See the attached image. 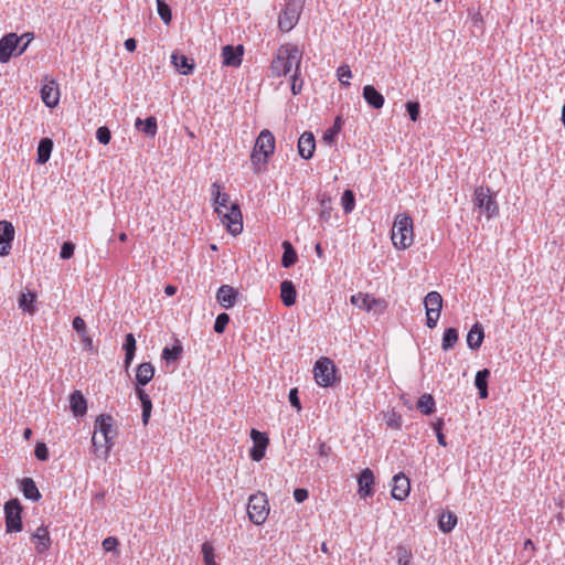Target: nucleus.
<instances>
[{
	"mask_svg": "<svg viewBox=\"0 0 565 565\" xmlns=\"http://www.w3.org/2000/svg\"><path fill=\"white\" fill-rule=\"evenodd\" d=\"M211 194L214 199V210L222 223L231 234H239L243 230V217L238 204L230 202V195L221 192V185L217 182L212 184Z\"/></svg>",
	"mask_w": 565,
	"mask_h": 565,
	"instance_id": "obj_1",
	"label": "nucleus"
},
{
	"mask_svg": "<svg viewBox=\"0 0 565 565\" xmlns=\"http://www.w3.org/2000/svg\"><path fill=\"white\" fill-rule=\"evenodd\" d=\"M302 61V52L295 44L281 45L271 61L270 70L274 76L287 75L292 66L299 71Z\"/></svg>",
	"mask_w": 565,
	"mask_h": 565,
	"instance_id": "obj_2",
	"label": "nucleus"
},
{
	"mask_svg": "<svg viewBox=\"0 0 565 565\" xmlns=\"http://www.w3.org/2000/svg\"><path fill=\"white\" fill-rule=\"evenodd\" d=\"M275 151V137L268 130L264 129L260 131L259 136L256 139L250 161L254 167L255 173H259L268 162V158Z\"/></svg>",
	"mask_w": 565,
	"mask_h": 565,
	"instance_id": "obj_3",
	"label": "nucleus"
},
{
	"mask_svg": "<svg viewBox=\"0 0 565 565\" xmlns=\"http://www.w3.org/2000/svg\"><path fill=\"white\" fill-rule=\"evenodd\" d=\"M33 40V33L26 32L19 36L8 33L0 40V63H8L13 55H21Z\"/></svg>",
	"mask_w": 565,
	"mask_h": 565,
	"instance_id": "obj_4",
	"label": "nucleus"
},
{
	"mask_svg": "<svg viewBox=\"0 0 565 565\" xmlns=\"http://www.w3.org/2000/svg\"><path fill=\"white\" fill-rule=\"evenodd\" d=\"M392 242L398 249H406L413 244V220L408 214L399 213L396 215L392 228Z\"/></svg>",
	"mask_w": 565,
	"mask_h": 565,
	"instance_id": "obj_5",
	"label": "nucleus"
},
{
	"mask_svg": "<svg viewBox=\"0 0 565 565\" xmlns=\"http://www.w3.org/2000/svg\"><path fill=\"white\" fill-rule=\"evenodd\" d=\"M473 206L484 214L487 218H492L499 213V205L489 188L478 186L473 193Z\"/></svg>",
	"mask_w": 565,
	"mask_h": 565,
	"instance_id": "obj_6",
	"label": "nucleus"
},
{
	"mask_svg": "<svg viewBox=\"0 0 565 565\" xmlns=\"http://www.w3.org/2000/svg\"><path fill=\"white\" fill-rule=\"evenodd\" d=\"M247 513L249 520L256 525H260L266 521L269 513V505L265 493L258 492L249 497Z\"/></svg>",
	"mask_w": 565,
	"mask_h": 565,
	"instance_id": "obj_7",
	"label": "nucleus"
},
{
	"mask_svg": "<svg viewBox=\"0 0 565 565\" xmlns=\"http://www.w3.org/2000/svg\"><path fill=\"white\" fill-rule=\"evenodd\" d=\"M99 431L105 441V449L103 450L104 457H107L114 446V439L118 434L117 428L114 426V418L111 415L102 414L96 418L95 433Z\"/></svg>",
	"mask_w": 565,
	"mask_h": 565,
	"instance_id": "obj_8",
	"label": "nucleus"
},
{
	"mask_svg": "<svg viewBox=\"0 0 565 565\" xmlns=\"http://www.w3.org/2000/svg\"><path fill=\"white\" fill-rule=\"evenodd\" d=\"M426 326L433 329L437 326L443 309V297L438 291H429L425 299Z\"/></svg>",
	"mask_w": 565,
	"mask_h": 565,
	"instance_id": "obj_9",
	"label": "nucleus"
},
{
	"mask_svg": "<svg viewBox=\"0 0 565 565\" xmlns=\"http://www.w3.org/2000/svg\"><path fill=\"white\" fill-rule=\"evenodd\" d=\"M22 507L18 499H10L4 504L6 531L7 533L22 531L21 520Z\"/></svg>",
	"mask_w": 565,
	"mask_h": 565,
	"instance_id": "obj_10",
	"label": "nucleus"
},
{
	"mask_svg": "<svg viewBox=\"0 0 565 565\" xmlns=\"http://www.w3.org/2000/svg\"><path fill=\"white\" fill-rule=\"evenodd\" d=\"M315 379L318 385L328 387L335 382V369L332 361L328 358L319 359L315 364Z\"/></svg>",
	"mask_w": 565,
	"mask_h": 565,
	"instance_id": "obj_11",
	"label": "nucleus"
},
{
	"mask_svg": "<svg viewBox=\"0 0 565 565\" xmlns=\"http://www.w3.org/2000/svg\"><path fill=\"white\" fill-rule=\"evenodd\" d=\"M302 8L299 2L289 1L284 12L279 15L278 26L284 32H289L298 22Z\"/></svg>",
	"mask_w": 565,
	"mask_h": 565,
	"instance_id": "obj_12",
	"label": "nucleus"
},
{
	"mask_svg": "<svg viewBox=\"0 0 565 565\" xmlns=\"http://www.w3.org/2000/svg\"><path fill=\"white\" fill-rule=\"evenodd\" d=\"M351 303L365 311L377 310L384 311L386 308V301L383 299H376L371 297L369 294L358 292L351 296Z\"/></svg>",
	"mask_w": 565,
	"mask_h": 565,
	"instance_id": "obj_13",
	"label": "nucleus"
},
{
	"mask_svg": "<svg viewBox=\"0 0 565 565\" xmlns=\"http://www.w3.org/2000/svg\"><path fill=\"white\" fill-rule=\"evenodd\" d=\"M250 438L254 443V446L249 451L250 458L254 461H260L265 457V451L269 439L265 433H262L255 428L250 430Z\"/></svg>",
	"mask_w": 565,
	"mask_h": 565,
	"instance_id": "obj_14",
	"label": "nucleus"
},
{
	"mask_svg": "<svg viewBox=\"0 0 565 565\" xmlns=\"http://www.w3.org/2000/svg\"><path fill=\"white\" fill-rule=\"evenodd\" d=\"M14 238V227L9 221H0V256H7Z\"/></svg>",
	"mask_w": 565,
	"mask_h": 565,
	"instance_id": "obj_15",
	"label": "nucleus"
},
{
	"mask_svg": "<svg viewBox=\"0 0 565 565\" xmlns=\"http://www.w3.org/2000/svg\"><path fill=\"white\" fill-rule=\"evenodd\" d=\"M411 491L409 479L402 472L395 475L393 477V488H392V497L395 500L403 501L405 500Z\"/></svg>",
	"mask_w": 565,
	"mask_h": 565,
	"instance_id": "obj_16",
	"label": "nucleus"
},
{
	"mask_svg": "<svg viewBox=\"0 0 565 565\" xmlns=\"http://www.w3.org/2000/svg\"><path fill=\"white\" fill-rule=\"evenodd\" d=\"M244 54L243 45H225L222 49L223 65L238 67L242 64V56Z\"/></svg>",
	"mask_w": 565,
	"mask_h": 565,
	"instance_id": "obj_17",
	"label": "nucleus"
},
{
	"mask_svg": "<svg viewBox=\"0 0 565 565\" xmlns=\"http://www.w3.org/2000/svg\"><path fill=\"white\" fill-rule=\"evenodd\" d=\"M41 97L45 106L53 108L58 104L60 92L55 81L44 84L41 88Z\"/></svg>",
	"mask_w": 565,
	"mask_h": 565,
	"instance_id": "obj_18",
	"label": "nucleus"
},
{
	"mask_svg": "<svg viewBox=\"0 0 565 565\" xmlns=\"http://www.w3.org/2000/svg\"><path fill=\"white\" fill-rule=\"evenodd\" d=\"M237 291L230 285H222L216 292V300L224 309L234 307Z\"/></svg>",
	"mask_w": 565,
	"mask_h": 565,
	"instance_id": "obj_19",
	"label": "nucleus"
},
{
	"mask_svg": "<svg viewBox=\"0 0 565 565\" xmlns=\"http://www.w3.org/2000/svg\"><path fill=\"white\" fill-rule=\"evenodd\" d=\"M359 494L361 498H367L373 494L374 475L371 469L365 468L358 478Z\"/></svg>",
	"mask_w": 565,
	"mask_h": 565,
	"instance_id": "obj_20",
	"label": "nucleus"
},
{
	"mask_svg": "<svg viewBox=\"0 0 565 565\" xmlns=\"http://www.w3.org/2000/svg\"><path fill=\"white\" fill-rule=\"evenodd\" d=\"M316 149L315 137L311 132H303L298 140V153L299 156L308 160L313 156Z\"/></svg>",
	"mask_w": 565,
	"mask_h": 565,
	"instance_id": "obj_21",
	"label": "nucleus"
},
{
	"mask_svg": "<svg viewBox=\"0 0 565 565\" xmlns=\"http://www.w3.org/2000/svg\"><path fill=\"white\" fill-rule=\"evenodd\" d=\"M171 63L175 70L182 75H190L193 73L195 64L193 60L188 58L184 54L175 51L171 54Z\"/></svg>",
	"mask_w": 565,
	"mask_h": 565,
	"instance_id": "obj_22",
	"label": "nucleus"
},
{
	"mask_svg": "<svg viewBox=\"0 0 565 565\" xmlns=\"http://www.w3.org/2000/svg\"><path fill=\"white\" fill-rule=\"evenodd\" d=\"M32 540H34L35 550L40 554L47 551L52 543L50 534H49V530L44 525H41L40 527L36 529V531L34 533H32Z\"/></svg>",
	"mask_w": 565,
	"mask_h": 565,
	"instance_id": "obj_23",
	"label": "nucleus"
},
{
	"mask_svg": "<svg viewBox=\"0 0 565 565\" xmlns=\"http://www.w3.org/2000/svg\"><path fill=\"white\" fill-rule=\"evenodd\" d=\"M154 376V366L150 362L140 363L136 369L137 387L147 385Z\"/></svg>",
	"mask_w": 565,
	"mask_h": 565,
	"instance_id": "obj_24",
	"label": "nucleus"
},
{
	"mask_svg": "<svg viewBox=\"0 0 565 565\" xmlns=\"http://www.w3.org/2000/svg\"><path fill=\"white\" fill-rule=\"evenodd\" d=\"M70 407L75 417L84 416L87 412V403L81 391H74L70 396Z\"/></svg>",
	"mask_w": 565,
	"mask_h": 565,
	"instance_id": "obj_25",
	"label": "nucleus"
},
{
	"mask_svg": "<svg viewBox=\"0 0 565 565\" xmlns=\"http://www.w3.org/2000/svg\"><path fill=\"white\" fill-rule=\"evenodd\" d=\"M484 339L483 327L480 322H476L467 334V344L471 350H478Z\"/></svg>",
	"mask_w": 565,
	"mask_h": 565,
	"instance_id": "obj_26",
	"label": "nucleus"
},
{
	"mask_svg": "<svg viewBox=\"0 0 565 565\" xmlns=\"http://www.w3.org/2000/svg\"><path fill=\"white\" fill-rule=\"evenodd\" d=\"M363 98L374 109H380L384 105L383 95L372 85L364 86Z\"/></svg>",
	"mask_w": 565,
	"mask_h": 565,
	"instance_id": "obj_27",
	"label": "nucleus"
},
{
	"mask_svg": "<svg viewBox=\"0 0 565 565\" xmlns=\"http://www.w3.org/2000/svg\"><path fill=\"white\" fill-rule=\"evenodd\" d=\"M280 298L286 307H291L296 303L297 291L292 281L284 280L280 284Z\"/></svg>",
	"mask_w": 565,
	"mask_h": 565,
	"instance_id": "obj_28",
	"label": "nucleus"
},
{
	"mask_svg": "<svg viewBox=\"0 0 565 565\" xmlns=\"http://www.w3.org/2000/svg\"><path fill=\"white\" fill-rule=\"evenodd\" d=\"M54 143L51 138H42L38 145L36 163H46L53 150Z\"/></svg>",
	"mask_w": 565,
	"mask_h": 565,
	"instance_id": "obj_29",
	"label": "nucleus"
},
{
	"mask_svg": "<svg viewBox=\"0 0 565 565\" xmlns=\"http://www.w3.org/2000/svg\"><path fill=\"white\" fill-rule=\"evenodd\" d=\"M137 130L142 131L148 137H154L157 134V119L152 116L141 119L137 118L135 122Z\"/></svg>",
	"mask_w": 565,
	"mask_h": 565,
	"instance_id": "obj_30",
	"label": "nucleus"
},
{
	"mask_svg": "<svg viewBox=\"0 0 565 565\" xmlns=\"http://www.w3.org/2000/svg\"><path fill=\"white\" fill-rule=\"evenodd\" d=\"M136 394L141 402L142 422L145 425H147L149 422L150 415H151L152 402H151L149 395L146 393V391L142 390L141 387L136 388Z\"/></svg>",
	"mask_w": 565,
	"mask_h": 565,
	"instance_id": "obj_31",
	"label": "nucleus"
},
{
	"mask_svg": "<svg viewBox=\"0 0 565 565\" xmlns=\"http://www.w3.org/2000/svg\"><path fill=\"white\" fill-rule=\"evenodd\" d=\"M490 377V371L488 369H483L477 372L475 377V385L479 391L480 398L488 397V380Z\"/></svg>",
	"mask_w": 565,
	"mask_h": 565,
	"instance_id": "obj_32",
	"label": "nucleus"
},
{
	"mask_svg": "<svg viewBox=\"0 0 565 565\" xmlns=\"http://www.w3.org/2000/svg\"><path fill=\"white\" fill-rule=\"evenodd\" d=\"M122 348L126 352L124 364H125V369L127 370L130 366V364L135 358L136 349H137L136 348V339L132 333L126 334Z\"/></svg>",
	"mask_w": 565,
	"mask_h": 565,
	"instance_id": "obj_33",
	"label": "nucleus"
},
{
	"mask_svg": "<svg viewBox=\"0 0 565 565\" xmlns=\"http://www.w3.org/2000/svg\"><path fill=\"white\" fill-rule=\"evenodd\" d=\"M457 515L451 511H444L438 520V527L444 533H449L457 524Z\"/></svg>",
	"mask_w": 565,
	"mask_h": 565,
	"instance_id": "obj_34",
	"label": "nucleus"
},
{
	"mask_svg": "<svg viewBox=\"0 0 565 565\" xmlns=\"http://www.w3.org/2000/svg\"><path fill=\"white\" fill-rule=\"evenodd\" d=\"M23 495L32 501H39L41 493L32 478H24L21 482Z\"/></svg>",
	"mask_w": 565,
	"mask_h": 565,
	"instance_id": "obj_35",
	"label": "nucleus"
},
{
	"mask_svg": "<svg viewBox=\"0 0 565 565\" xmlns=\"http://www.w3.org/2000/svg\"><path fill=\"white\" fill-rule=\"evenodd\" d=\"M282 248H284V254L281 257V266L285 268H290L291 266H294L296 264V262L298 259L297 253H296L294 246L291 245V243L288 241L282 242Z\"/></svg>",
	"mask_w": 565,
	"mask_h": 565,
	"instance_id": "obj_36",
	"label": "nucleus"
},
{
	"mask_svg": "<svg viewBox=\"0 0 565 565\" xmlns=\"http://www.w3.org/2000/svg\"><path fill=\"white\" fill-rule=\"evenodd\" d=\"M458 338L459 334L456 328H447L443 334L441 349L444 351L451 350L456 345Z\"/></svg>",
	"mask_w": 565,
	"mask_h": 565,
	"instance_id": "obj_37",
	"label": "nucleus"
},
{
	"mask_svg": "<svg viewBox=\"0 0 565 565\" xmlns=\"http://www.w3.org/2000/svg\"><path fill=\"white\" fill-rule=\"evenodd\" d=\"M435 399L430 394H423L417 402V408L424 415L433 414L435 412Z\"/></svg>",
	"mask_w": 565,
	"mask_h": 565,
	"instance_id": "obj_38",
	"label": "nucleus"
},
{
	"mask_svg": "<svg viewBox=\"0 0 565 565\" xmlns=\"http://www.w3.org/2000/svg\"><path fill=\"white\" fill-rule=\"evenodd\" d=\"M183 352V348L182 345L177 341V343L169 348V347H166L163 350H162V354H161V358L167 362V363H170V362H175L178 361L180 358H181V354Z\"/></svg>",
	"mask_w": 565,
	"mask_h": 565,
	"instance_id": "obj_39",
	"label": "nucleus"
},
{
	"mask_svg": "<svg viewBox=\"0 0 565 565\" xmlns=\"http://www.w3.org/2000/svg\"><path fill=\"white\" fill-rule=\"evenodd\" d=\"M35 301V295L33 292H22L19 297V308L30 313L34 312L35 308L33 302Z\"/></svg>",
	"mask_w": 565,
	"mask_h": 565,
	"instance_id": "obj_40",
	"label": "nucleus"
},
{
	"mask_svg": "<svg viewBox=\"0 0 565 565\" xmlns=\"http://www.w3.org/2000/svg\"><path fill=\"white\" fill-rule=\"evenodd\" d=\"M157 11L160 15L161 20L169 24L172 20V13L170 7L167 4L164 0H157Z\"/></svg>",
	"mask_w": 565,
	"mask_h": 565,
	"instance_id": "obj_41",
	"label": "nucleus"
},
{
	"mask_svg": "<svg viewBox=\"0 0 565 565\" xmlns=\"http://www.w3.org/2000/svg\"><path fill=\"white\" fill-rule=\"evenodd\" d=\"M342 207L345 213L353 211L355 206V196L351 190H345L341 198Z\"/></svg>",
	"mask_w": 565,
	"mask_h": 565,
	"instance_id": "obj_42",
	"label": "nucleus"
},
{
	"mask_svg": "<svg viewBox=\"0 0 565 565\" xmlns=\"http://www.w3.org/2000/svg\"><path fill=\"white\" fill-rule=\"evenodd\" d=\"M202 554L205 565H217V563L214 559V547L211 543L204 542L202 544Z\"/></svg>",
	"mask_w": 565,
	"mask_h": 565,
	"instance_id": "obj_43",
	"label": "nucleus"
},
{
	"mask_svg": "<svg viewBox=\"0 0 565 565\" xmlns=\"http://www.w3.org/2000/svg\"><path fill=\"white\" fill-rule=\"evenodd\" d=\"M230 322V316L225 312L220 313L214 322V331L218 334L223 333L225 331L226 326Z\"/></svg>",
	"mask_w": 565,
	"mask_h": 565,
	"instance_id": "obj_44",
	"label": "nucleus"
},
{
	"mask_svg": "<svg viewBox=\"0 0 565 565\" xmlns=\"http://www.w3.org/2000/svg\"><path fill=\"white\" fill-rule=\"evenodd\" d=\"M303 85V79L300 77V70H295L291 76V92L294 95L300 94Z\"/></svg>",
	"mask_w": 565,
	"mask_h": 565,
	"instance_id": "obj_45",
	"label": "nucleus"
},
{
	"mask_svg": "<svg viewBox=\"0 0 565 565\" xmlns=\"http://www.w3.org/2000/svg\"><path fill=\"white\" fill-rule=\"evenodd\" d=\"M337 75L342 85H345V86L350 85V83L344 79V78L348 79V78L352 77V72H351L349 65L343 64V65L339 66L337 70Z\"/></svg>",
	"mask_w": 565,
	"mask_h": 565,
	"instance_id": "obj_46",
	"label": "nucleus"
},
{
	"mask_svg": "<svg viewBox=\"0 0 565 565\" xmlns=\"http://www.w3.org/2000/svg\"><path fill=\"white\" fill-rule=\"evenodd\" d=\"M96 138L102 145H108L111 138V132L106 126H102L96 130Z\"/></svg>",
	"mask_w": 565,
	"mask_h": 565,
	"instance_id": "obj_47",
	"label": "nucleus"
},
{
	"mask_svg": "<svg viewBox=\"0 0 565 565\" xmlns=\"http://www.w3.org/2000/svg\"><path fill=\"white\" fill-rule=\"evenodd\" d=\"M419 104L417 102H408L406 104V110L412 121H416L419 117Z\"/></svg>",
	"mask_w": 565,
	"mask_h": 565,
	"instance_id": "obj_48",
	"label": "nucleus"
},
{
	"mask_svg": "<svg viewBox=\"0 0 565 565\" xmlns=\"http://www.w3.org/2000/svg\"><path fill=\"white\" fill-rule=\"evenodd\" d=\"M75 245L72 242H65L60 252V256L62 259H68L74 255Z\"/></svg>",
	"mask_w": 565,
	"mask_h": 565,
	"instance_id": "obj_49",
	"label": "nucleus"
},
{
	"mask_svg": "<svg viewBox=\"0 0 565 565\" xmlns=\"http://www.w3.org/2000/svg\"><path fill=\"white\" fill-rule=\"evenodd\" d=\"M411 554L405 547L397 548V563L398 565H409L411 564Z\"/></svg>",
	"mask_w": 565,
	"mask_h": 565,
	"instance_id": "obj_50",
	"label": "nucleus"
},
{
	"mask_svg": "<svg viewBox=\"0 0 565 565\" xmlns=\"http://www.w3.org/2000/svg\"><path fill=\"white\" fill-rule=\"evenodd\" d=\"M34 455L41 461L47 460L49 459V449H47L46 445L43 443H39L35 446Z\"/></svg>",
	"mask_w": 565,
	"mask_h": 565,
	"instance_id": "obj_51",
	"label": "nucleus"
},
{
	"mask_svg": "<svg viewBox=\"0 0 565 565\" xmlns=\"http://www.w3.org/2000/svg\"><path fill=\"white\" fill-rule=\"evenodd\" d=\"M102 545L106 552H111L116 550L118 540L114 536H108L103 541Z\"/></svg>",
	"mask_w": 565,
	"mask_h": 565,
	"instance_id": "obj_52",
	"label": "nucleus"
},
{
	"mask_svg": "<svg viewBox=\"0 0 565 565\" xmlns=\"http://www.w3.org/2000/svg\"><path fill=\"white\" fill-rule=\"evenodd\" d=\"M288 397L291 406L299 412L301 409V403L298 396V388H291Z\"/></svg>",
	"mask_w": 565,
	"mask_h": 565,
	"instance_id": "obj_53",
	"label": "nucleus"
},
{
	"mask_svg": "<svg viewBox=\"0 0 565 565\" xmlns=\"http://www.w3.org/2000/svg\"><path fill=\"white\" fill-rule=\"evenodd\" d=\"M320 204H321V207H322V211L320 213V217L327 221V220L330 218L329 209H330L331 200L330 199H322Z\"/></svg>",
	"mask_w": 565,
	"mask_h": 565,
	"instance_id": "obj_54",
	"label": "nucleus"
},
{
	"mask_svg": "<svg viewBox=\"0 0 565 565\" xmlns=\"http://www.w3.org/2000/svg\"><path fill=\"white\" fill-rule=\"evenodd\" d=\"M308 490L307 489H303V488H298L294 491V499L296 500V502L298 503H301L303 502L305 500L308 499Z\"/></svg>",
	"mask_w": 565,
	"mask_h": 565,
	"instance_id": "obj_55",
	"label": "nucleus"
},
{
	"mask_svg": "<svg viewBox=\"0 0 565 565\" xmlns=\"http://www.w3.org/2000/svg\"><path fill=\"white\" fill-rule=\"evenodd\" d=\"M73 328L77 331V333H85L86 323L81 317H75L73 319Z\"/></svg>",
	"mask_w": 565,
	"mask_h": 565,
	"instance_id": "obj_56",
	"label": "nucleus"
},
{
	"mask_svg": "<svg viewBox=\"0 0 565 565\" xmlns=\"http://www.w3.org/2000/svg\"><path fill=\"white\" fill-rule=\"evenodd\" d=\"M386 424L392 428H399L402 425V417L399 415L392 414V416L386 420Z\"/></svg>",
	"mask_w": 565,
	"mask_h": 565,
	"instance_id": "obj_57",
	"label": "nucleus"
},
{
	"mask_svg": "<svg viewBox=\"0 0 565 565\" xmlns=\"http://www.w3.org/2000/svg\"><path fill=\"white\" fill-rule=\"evenodd\" d=\"M331 452V447L328 446L324 441L319 443L318 445V455L321 457H328Z\"/></svg>",
	"mask_w": 565,
	"mask_h": 565,
	"instance_id": "obj_58",
	"label": "nucleus"
},
{
	"mask_svg": "<svg viewBox=\"0 0 565 565\" xmlns=\"http://www.w3.org/2000/svg\"><path fill=\"white\" fill-rule=\"evenodd\" d=\"M338 134V130L335 128H330L323 134V140L327 143H331L334 140V136Z\"/></svg>",
	"mask_w": 565,
	"mask_h": 565,
	"instance_id": "obj_59",
	"label": "nucleus"
},
{
	"mask_svg": "<svg viewBox=\"0 0 565 565\" xmlns=\"http://www.w3.org/2000/svg\"><path fill=\"white\" fill-rule=\"evenodd\" d=\"M125 49L129 52H134L137 47V41L134 38H129L124 43Z\"/></svg>",
	"mask_w": 565,
	"mask_h": 565,
	"instance_id": "obj_60",
	"label": "nucleus"
},
{
	"mask_svg": "<svg viewBox=\"0 0 565 565\" xmlns=\"http://www.w3.org/2000/svg\"><path fill=\"white\" fill-rule=\"evenodd\" d=\"M92 445H93V448H94V452L97 455V456H104L103 452L99 454V450L104 447L105 448V445H99V443H97V439H96V434L93 435V438H92Z\"/></svg>",
	"mask_w": 565,
	"mask_h": 565,
	"instance_id": "obj_61",
	"label": "nucleus"
},
{
	"mask_svg": "<svg viewBox=\"0 0 565 565\" xmlns=\"http://www.w3.org/2000/svg\"><path fill=\"white\" fill-rule=\"evenodd\" d=\"M436 437H437V441L440 446L443 447H446L447 446V443H446V437L445 435L443 434V431H438L436 434Z\"/></svg>",
	"mask_w": 565,
	"mask_h": 565,
	"instance_id": "obj_62",
	"label": "nucleus"
},
{
	"mask_svg": "<svg viewBox=\"0 0 565 565\" xmlns=\"http://www.w3.org/2000/svg\"><path fill=\"white\" fill-rule=\"evenodd\" d=\"M82 335V341L83 343L87 347V348H92L93 345V341L92 339L87 335V333H79Z\"/></svg>",
	"mask_w": 565,
	"mask_h": 565,
	"instance_id": "obj_63",
	"label": "nucleus"
},
{
	"mask_svg": "<svg viewBox=\"0 0 565 565\" xmlns=\"http://www.w3.org/2000/svg\"><path fill=\"white\" fill-rule=\"evenodd\" d=\"M164 292H166L168 296H173V295L177 292V287H175V286H172V285H168V286H166V288H164Z\"/></svg>",
	"mask_w": 565,
	"mask_h": 565,
	"instance_id": "obj_64",
	"label": "nucleus"
}]
</instances>
